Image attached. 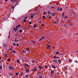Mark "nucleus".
<instances>
[{
  "label": "nucleus",
  "instance_id": "f257e3e1",
  "mask_svg": "<svg viewBox=\"0 0 78 78\" xmlns=\"http://www.w3.org/2000/svg\"><path fill=\"white\" fill-rule=\"evenodd\" d=\"M22 52L23 53V54L25 55L26 54V51L25 50H22Z\"/></svg>",
  "mask_w": 78,
  "mask_h": 78
},
{
  "label": "nucleus",
  "instance_id": "f03ea898",
  "mask_svg": "<svg viewBox=\"0 0 78 78\" xmlns=\"http://www.w3.org/2000/svg\"><path fill=\"white\" fill-rule=\"evenodd\" d=\"M23 65L24 66V67H28V65L27 63H24L23 64Z\"/></svg>",
  "mask_w": 78,
  "mask_h": 78
},
{
  "label": "nucleus",
  "instance_id": "7ed1b4c3",
  "mask_svg": "<svg viewBox=\"0 0 78 78\" xmlns=\"http://www.w3.org/2000/svg\"><path fill=\"white\" fill-rule=\"evenodd\" d=\"M33 70V71H35V72L37 71V68L36 67H35Z\"/></svg>",
  "mask_w": 78,
  "mask_h": 78
},
{
  "label": "nucleus",
  "instance_id": "20e7f679",
  "mask_svg": "<svg viewBox=\"0 0 78 78\" xmlns=\"http://www.w3.org/2000/svg\"><path fill=\"white\" fill-rule=\"evenodd\" d=\"M14 36L16 38H19V36H18V34H17L16 36V35H14Z\"/></svg>",
  "mask_w": 78,
  "mask_h": 78
},
{
  "label": "nucleus",
  "instance_id": "39448f33",
  "mask_svg": "<svg viewBox=\"0 0 78 78\" xmlns=\"http://www.w3.org/2000/svg\"><path fill=\"white\" fill-rule=\"evenodd\" d=\"M9 68L10 70H11L12 69V70H13V69H14V68L13 67H12V66L10 67H9Z\"/></svg>",
  "mask_w": 78,
  "mask_h": 78
},
{
  "label": "nucleus",
  "instance_id": "423d86ee",
  "mask_svg": "<svg viewBox=\"0 0 78 78\" xmlns=\"http://www.w3.org/2000/svg\"><path fill=\"white\" fill-rule=\"evenodd\" d=\"M47 13L48 14H50V15H51V12H50L49 11H48L47 12Z\"/></svg>",
  "mask_w": 78,
  "mask_h": 78
},
{
  "label": "nucleus",
  "instance_id": "0eeeda50",
  "mask_svg": "<svg viewBox=\"0 0 78 78\" xmlns=\"http://www.w3.org/2000/svg\"><path fill=\"white\" fill-rule=\"evenodd\" d=\"M14 6H12V8H11L10 9H12V10H14Z\"/></svg>",
  "mask_w": 78,
  "mask_h": 78
},
{
  "label": "nucleus",
  "instance_id": "6e6552de",
  "mask_svg": "<svg viewBox=\"0 0 78 78\" xmlns=\"http://www.w3.org/2000/svg\"><path fill=\"white\" fill-rule=\"evenodd\" d=\"M47 49H49V48H51V47H50V45L47 46Z\"/></svg>",
  "mask_w": 78,
  "mask_h": 78
},
{
  "label": "nucleus",
  "instance_id": "1a4fd4ad",
  "mask_svg": "<svg viewBox=\"0 0 78 78\" xmlns=\"http://www.w3.org/2000/svg\"><path fill=\"white\" fill-rule=\"evenodd\" d=\"M39 69H40L41 70V69H42V66H39Z\"/></svg>",
  "mask_w": 78,
  "mask_h": 78
},
{
  "label": "nucleus",
  "instance_id": "9d476101",
  "mask_svg": "<svg viewBox=\"0 0 78 78\" xmlns=\"http://www.w3.org/2000/svg\"><path fill=\"white\" fill-rule=\"evenodd\" d=\"M9 75H12H12H13V74L12 73H9Z\"/></svg>",
  "mask_w": 78,
  "mask_h": 78
},
{
  "label": "nucleus",
  "instance_id": "9b49d317",
  "mask_svg": "<svg viewBox=\"0 0 78 78\" xmlns=\"http://www.w3.org/2000/svg\"><path fill=\"white\" fill-rule=\"evenodd\" d=\"M64 69H65V70H66V71H67V67H64Z\"/></svg>",
  "mask_w": 78,
  "mask_h": 78
},
{
  "label": "nucleus",
  "instance_id": "f8f14e48",
  "mask_svg": "<svg viewBox=\"0 0 78 78\" xmlns=\"http://www.w3.org/2000/svg\"><path fill=\"white\" fill-rule=\"evenodd\" d=\"M52 68H53V69H55V68H56V67H55L53 65L52 66Z\"/></svg>",
  "mask_w": 78,
  "mask_h": 78
},
{
  "label": "nucleus",
  "instance_id": "ddd939ff",
  "mask_svg": "<svg viewBox=\"0 0 78 78\" xmlns=\"http://www.w3.org/2000/svg\"><path fill=\"white\" fill-rule=\"evenodd\" d=\"M16 62H17V63H19V62H20V61L19 60H16Z\"/></svg>",
  "mask_w": 78,
  "mask_h": 78
},
{
  "label": "nucleus",
  "instance_id": "4468645a",
  "mask_svg": "<svg viewBox=\"0 0 78 78\" xmlns=\"http://www.w3.org/2000/svg\"><path fill=\"white\" fill-rule=\"evenodd\" d=\"M58 61L59 63H61V61L60 60H58Z\"/></svg>",
  "mask_w": 78,
  "mask_h": 78
},
{
  "label": "nucleus",
  "instance_id": "2eb2a0df",
  "mask_svg": "<svg viewBox=\"0 0 78 78\" xmlns=\"http://www.w3.org/2000/svg\"><path fill=\"white\" fill-rule=\"evenodd\" d=\"M31 62H32V63H34V60H31Z\"/></svg>",
  "mask_w": 78,
  "mask_h": 78
},
{
  "label": "nucleus",
  "instance_id": "dca6fc26",
  "mask_svg": "<svg viewBox=\"0 0 78 78\" xmlns=\"http://www.w3.org/2000/svg\"><path fill=\"white\" fill-rule=\"evenodd\" d=\"M51 9H55V7L54 6H51Z\"/></svg>",
  "mask_w": 78,
  "mask_h": 78
},
{
  "label": "nucleus",
  "instance_id": "f3484780",
  "mask_svg": "<svg viewBox=\"0 0 78 78\" xmlns=\"http://www.w3.org/2000/svg\"><path fill=\"white\" fill-rule=\"evenodd\" d=\"M10 0L12 2H14V3H15V0Z\"/></svg>",
  "mask_w": 78,
  "mask_h": 78
},
{
  "label": "nucleus",
  "instance_id": "a211bd4d",
  "mask_svg": "<svg viewBox=\"0 0 78 78\" xmlns=\"http://www.w3.org/2000/svg\"><path fill=\"white\" fill-rule=\"evenodd\" d=\"M19 32H20V33H22V30H19Z\"/></svg>",
  "mask_w": 78,
  "mask_h": 78
},
{
  "label": "nucleus",
  "instance_id": "6ab92c4d",
  "mask_svg": "<svg viewBox=\"0 0 78 78\" xmlns=\"http://www.w3.org/2000/svg\"><path fill=\"white\" fill-rule=\"evenodd\" d=\"M27 51H30V49L29 48H27Z\"/></svg>",
  "mask_w": 78,
  "mask_h": 78
},
{
  "label": "nucleus",
  "instance_id": "aec40b11",
  "mask_svg": "<svg viewBox=\"0 0 78 78\" xmlns=\"http://www.w3.org/2000/svg\"><path fill=\"white\" fill-rule=\"evenodd\" d=\"M69 62H72V59H70L69 60Z\"/></svg>",
  "mask_w": 78,
  "mask_h": 78
},
{
  "label": "nucleus",
  "instance_id": "412c9836",
  "mask_svg": "<svg viewBox=\"0 0 78 78\" xmlns=\"http://www.w3.org/2000/svg\"><path fill=\"white\" fill-rule=\"evenodd\" d=\"M56 54H57V55H58L59 54V52L58 51H57V52H56Z\"/></svg>",
  "mask_w": 78,
  "mask_h": 78
},
{
  "label": "nucleus",
  "instance_id": "4be33fe9",
  "mask_svg": "<svg viewBox=\"0 0 78 78\" xmlns=\"http://www.w3.org/2000/svg\"><path fill=\"white\" fill-rule=\"evenodd\" d=\"M45 69H47L48 68V66L47 65L45 66Z\"/></svg>",
  "mask_w": 78,
  "mask_h": 78
},
{
  "label": "nucleus",
  "instance_id": "5701e85b",
  "mask_svg": "<svg viewBox=\"0 0 78 78\" xmlns=\"http://www.w3.org/2000/svg\"><path fill=\"white\" fill-rule=\"evenodd\" d=\"M51 74H52L53 73H54V71L53 70L51 71Z\"/></svg>",
  "mask_w": 78,
  "mask_h": 78
},
{
  "label": "nucleus",
  "instance_id": "b1692460",
  "mask_svg": "<svg viewBox=\"0 0 78 78\" xmlns=\"http://www.w3.org/2000/svg\"><path fill=\"white\" fill-rule=\"evenodd\" d=\"M55 15V13H52V16H54Z\"/></svg>",
  "mask_w": 78,
  "mask_h": 78
},
{
  "label": "nucleus",
  "instance_id": "393cba45",
  "mask_svg": "<svg viewBox=\"0 0 78 78\" xmlns=\"http://www.w3.org/2000/svg\"><path fill=\"white\" fill-rule=\"evenodd\" d=\"M72 23H69V25H70V26H72Z\"/></svg>",
  "mask_w": 78,
  "mask_h": 78
},
{
  "label": "nucleus",
  "instance_id": "a878e982",
  "mask_svg": "<svg viewBox=\"0 0 78 78\" xmlns=\"http://www.w3.org/2000/svg\"><path fill=\"white\" fill-rule=\"evenodd\" d=\"M13 30H14V31H16V28L15 27L14 28Z\"/></svg>",
  "mask_w": 78,
  "mask_h": 78
},
{
  "label": "nucleus",
  "instance_id": "bb28decb",
  "mask_svg": "<svg viewBox=\"0 0 78 78\" xmlns=\"http://www.w3.org/2000/svg\"><path fill=\"white\" fill-rule=\"evenodd\" d=\"M45 37H41V39H45Z\"/></svg>",
  "mask_w": 78,
  "mask_h": 78
},
{
  "label": "nucleus",
  "instance_id": "cd10ccee",
  "mask_svg": "<svg viewBox=\"0 0 78 78\" xmlns=\"http://www.w3.org/2000/svg\"><path fill=\"white\" fill-rule=\"evenodd\" d=\"M54 58L55 59H57V56H56V55H55L54 56Z\"/></svg>",
  "mask_w": 78,
  "mask_h": 78
},
{
  "label": "nucleus",
  "instance_id": "c85d7f7f",
  "mask_svg": "<svg viewBox=\"0 0 78 78\" xmlns=\"http://www.w3.org/2000/svg\"><path fill=\"white\" fill-rule=\"evenodd\" d=\"M26 71V72H29V70H27V69H25Z\"/></svg>",
  "mask_w": 78,
  "mask_h": 78
},
{
  "label": "nucleus",
  "instance_id": "c756f323",
  "mask_svg": "<svg viewBox=\"0 0 78 78\" xmlns=\"http://www.w3.org/2000/svg\"><path fill=\"white\" fill-rule=\"evenodd\" d=\"M30 18H33V14H32L31 16H30Z\"/></svg>",
  "mask_w": 78,
  "mask_h": 78
},
{
  "label": "nucleus",
  "instance_id": "7c9ffc66",
  "mask_svg": "<svg viewBox=\"0 0 78 78\" xmlns=\"http://www.w3.org/2000/svg\"><path fill=\"white\" fill-rule=\"evenodd\" d=\"M19 1V0H15V2H17Z\"/></svg>",
  "mask_w": 78,
  "mask_h": 78
},
{
  "label": "nucleus",
  "instance_id": "2f4dec72",
  "mask_svg": "<svg viewBox=\"0 0 78 78\" xmlns=\"http://www.w3.org/2000/svg\"><path fill=\"white\" fill-rule=\"evenodd\" d=\"M21 27V25H19L18 26V27H19V28H20Z\"/></svg>",
  "mask_w": 78,
  "mask_h": 78
},
{
  "label": "nucleus",
  "instance_id": "473e14b6",
  "mask_svg": "<svg viewBox=\"0 0 78 78\" xmlns=\"http://www.w3.org/2000/svg\"><path fill=\"white\" fill-rule=\"evenodd\" d=\"M57 62V60H54V62Z\"/></svg>",
  "mask_w": 78,
  "mask_h": 78
},
{
  "label": "nucleus",
  "instance_id": "72a5a7b5",
  "mask_svg": "<svg viewBox=\"0 0 78 78\" xmlns=\"http://www.w3.org/2000/svg\"><path fill=\"white\" fill-rule=\"evenodd\" d=\"M26 22V20H25V19H24L23 22Z\"/></svg>",
  "mask_w": 78,
  "mask_h": 78
},
{
  "label": "nucleus",
  "instance_id": "f704fd0d",
  "mask_svg": "<svg viewBox=\"0 0 78 78\" xmlns=\"http://www.w3.org/2000/svg\"><path fill=\"white\" fill-rule=\"evenodd\" d=\"M7 60L8 61H10V59L8 58Z\"/></svg>",
  "mask_w": 78,
  "mask_h": 78
},
{
  "label": "nucleus",
  "instance_id": "c9c22d12",
  "mask_svg": "<svg viewBox=\"0 0 78 78\" xmlns=\"http://www.w3.org/2000/svg\"><path fill=\"white\" fill-rule=\"evenodd\" d=\"M29 53H30V54H31V53H32V52L31 51H30H30H29Z\"/></svg>",
  "mask_w": 78,
  "mask_h": 78
},
{
  "label": "nucleus",
  "instance_id": "e433bc0d",
  "mask_svg": "<svg viewBox=\"0 0 78 78\" xmlns=\"http://www.w3.org/2000/svg\"><path fill=\"white\" fill-rule=\"evenodd\" d=\"M43 19H45V16H43Z\"/></svg>",
  "mask_w": 78,
  "mask_h": 78
},
{
  "label": "nucleus",
  "instance_id": "4c0bfd02",
  "mask_svg": "<svg viewBox=\"0 0 78 78\" xmlns=\"http://www.w3.org/2000/svg\"><path fill=\"white\" fill-rule=\"evenodd\" d=\"M13 45H14L15 46H16V44H15V43H14Z\"/></svg>",
  "mask_w": 78,
  "mask_h": 78
},
{
  "label": "nucleus",
  "instance_id": "58836bf2",
  "mask_svg": "<svg viewBox=\"0 0 78 78\" xmlns=\"http://www.w3.org/2000/svg\"><path fill=\"white\" fill-rule=\"evenodd\" d=\"M13 53H16V51H13Z\"/></svg>",
  "mask_w": 78,
  "mask_h": 78
},
{
  "label": "nucleus",
  "instance_id": "ea45409f",
  "mask_svg": "<svg viewBox=\"0 0 78 78\" xmlns=\"http://www.w3.org/2000/svg\"><path fill=\"white\" fill-rule=\"evenodd\" d=\"M37 26L36 25H34V28H36V27Z\"/></svg>",
  "mask_w": 78,
  "mask_h": 78
},
{
  "label": "nucleus",
  "instance_id": "a19ab883",
  "mask_svg": "<svg viewBox=\"0 0 78 78\" xmlns=\"http://www.w3.org/2000/svg\"><path fill=\"white\" fill-rule=\"evenodd\" d=\"M46 13V12H43V14L44 15V14H45Z\"/></svg>",
  "mask_w": 78,
  "mask_h": 78
},
{
  "label": "nucleus",
  "instance_id": "79ce46f5",
  "mask_svg": "<svg viewBox=\"0 0 78 78\" xmlns=\"http://www.w3.org/2000/svg\"><path fill=\"white\" fill-rule=\"evenodd\" d=\"M2 69V66H0V69Z\"/></svg>",
  "mask_w": 78,
  "mask_h": 78
},
{
  "label": "nucleus",
  "instance_id": "37998d69",
  "mask_svg": "<svg viewBox=\"0 0 78 78\" xmlns=\"http://www.w3.org/2000/svg\"><path fill=\"white\" fill-rule=\"evenodd\" d=\"M44 24L43 23L41 25V26L42 27H44Z\"/></svg>",
  "mask_w": 78,
  "mask_h": 78
},
{
  "label": "nucleus",
  "instance_id": "c03bdc74",
  "mask_svg": "<svg viewBox=\"0 0 78 78\" xmlns=\"http://www.w3.org/2000/svg\"><path fill=\"white\" fill-rule=\"evenodd\" d=\"M16 46H19V43H17L16 44Z\"/></svg>",
  "mask_w": 78,
  "mask_h": 78
},
{
  "label": "nucleus",
  "instance_id": "a18cd8bd",
  "mask_svg": "<svg viewBox=\"0 0 78 78\" xmlns=\"http://www.w3.org/2000/svg\"><path fill=\"white\" fill-rule=\"evenodd\" d=\"M33 41V44H35V43L36 42L35 41Z\"/></svg>",
  "mask_w": 78,
  "mask_h": 78
},
{
  "label": "nucleus",
  "instance_id": "49530a36",
  "mask_svg": "<svg viewBox=\"0 0 78 78\" xmlns=\"http://www.w3.org/2000/svg\"><path fill=\"white\" fill-rule=\"evenodd\" d=\"M29 24H31L32 23L31 22V21L29 22Z\"/></svg>",
  "mask_w": 78,
  "mask_h": 78
},
{
  "label": "nucleus",
  "instance_id": "de8ad7c7",
  "mask_svg": "<svg viewBox=\"0 0 78 78\" xmlns=\"http://www.w3.org/2000/svg\"><path fill=\"white\" fill-rule=\"evenodd\" d=\"M23 30H25V29H25V27H23Z\"/></svg>",
  "mask_w": 78,
  "mask_h": 78
},
{
  "label": "nucleus",
  "instance_id": "09e8293b",
  "mask_svg": "<svg viewBox=\"0 0 78 78\" xmlns=\"http://www.w3.org/2000/svg\"><path fill=\"white\" fill-rule=\"evenodd\" d=\"M15 75H18V73H15Z\"/></svg>",
  "mask_w": 78,
  "mask_h": 78
},
{
  "label": "nucleus",
  "instance_id": "8fccbe9b",
  "mask_svg": "<svg viewBox=\"0 0 78 78\" xmlns=\"http://www.w3.org/2000/svg\"><path fill=\"white\" fill-rule=\"evenodd\" d=\"M59 10H60V11H62V9L61 8H60L59 9Z\"/></svg>",
  "mask_w": 78,
  "mask_h": 78
},
{
  "label": "nucleus",
  "instance_id": "3c124183",
  "mask_svg": "<svg viewBox=\"0 0 78 78\" xmlns=\"http://www.w3.org/2000/svg\"><path fill=\"white\" fill-rule=\"evenodd\" d=\"M41 40H42V38H40L39 39V41H41Z\"/></svg>",
  "mask_w": 78,
  "mask_h": 78
},
{
  "label": "nucleus",
  "instance_id": "603ef678",
  "mask_svg": "<svg viewBox=\"0 0 78 78\" xmlns=\"http://www.w3.org/2000/svg\"><path fill=\"white\" fill-rule=\"evenodd\" d=\"M26 77H28V75H26Z\"/></svg>",
  "mask_w": 78,
  "mask_h": 78
},
{
  "label": "nucleus",
  "instance_id": "864d4df0",
  "mask_svg": "<svg viewBox=\"0 0 78 78\" xmlns=\"http://www.w3.org/2000/svg\"><path fill=\"white\" fill-rule=\"evenodd\" d=\"M28 17L26 16V17H25L24 18L25 19H27V18Z\"/></svg>",
  "mask_w": 78,
  "mask_h": 78
},
{
  "label": "nucleus",
  "instance_id": "5fc2aeb1",
  "mask_svg": "<svg viewBox=\"0 0 78 78\" xmlns=\"http://www.w3.org/2000/svg\"><path fill=\"white\" fill-rule=\"evenodd\" d=\"M42 76H40L39 77L40 78H42Z\"/></svg>",
  "mask_w": 78,
  "mask_h": 78
},
{
  "label": "nucleus",
  "instance_id": "6e6d98bb",
  "mask_svg": "<svg viewBox=\"0 0 78 78\" xmlns=\"http://www.w3.org/2000/svg\"><path fill=\"white\" fill-rule=\"evenodd\" d=\"M10 32H11V31H10L9 33V36H10Z\"/></svg>",
  "mask_w": 78,
  "mask_h": 78
},
{
  "label": "nucleus",
  "instance_id": "4d7b16f0",
  "mask_svg": "<svg viewBox=\"0 0 78 78\" xmlns=\"http://www.w3.org/2000/svg\"><path fill=\"white\" fill-rule=\"evenodd\" d=\"M18 28V26H17L16 27V30H17V28Z\"/></svg>",
  "mask_w": 78,
  "mask_h": 78
},
{
  "label": "nucleus",
  "instance_id": "13d9d810",
  "mask_svg": "<svg viewBox=\"0 0 78 78\" xmlns=\"http://www.w3.org/2000/svg\"><path fill=\"white\" fill-rule=\"evenodd\" d=\"M48 44H50V41H48Z\"/></svg>",
  "mask_w": 78,
  "mask_h": 78
},
{
  "label": "nucleus",
  "instance_id": "bf43d9fd",
  "mask_svg": "<svg viewBox=\"0 0 78 78\" xmlns=\"http://www.w3.org/2000/svg\"><path fill=\"white\" fill-rule=\"evenodd\" d=\"M49 18V19H51V16H50Z\"/></svg>",
  "mask_w": 78,
  "mask_h": 78
},
{
  "label": "nucleus",
  "instance_id": "052dcab7",
  "mask_svg": "<svg viewBox=\"0 0 78 78\" xmlns=\"http://www.w3.org/2000/svg\"><path fill=\"white\" fill-rule=\"evenodd\" d=\"M56 5H59V3H56Z\"/></svg>",
  "mask_w": 78,
  "mask_h": 78
},
{
  "label": "nucleus",
  "instance_id": "680f3d73",
  "mask_svg": "<svg viewBox=\"0 0 78 78\" xmlns=\"http://www.w3.org/2000/svg\"><path fill=\"white\" fill-rule=\"evenodd\" d=\"M34 16H35V13H34L33 14V15Z\"/></svg>",
  "mask_w": 78,
  "mask_h": 78
},
{
  "label": "nucleus",
  "instance_id": "e2e57ef3",
  "mask_svg": "<svg viewBox=\"0 0 78 78\" xmlns=\"http://www.w3.org/2000/svg\"><path fill=\"white\" fill-rule=\"evenodd\" d=\"M4 55L5 56V57H6V54H5Z\"/></svg>",
  "mask_w": 78,
  "mask_h": 78
},
{
  "label": "nucleus",
  "instance_id": "0e129e2a",
  "mask_svg": "<svg viewBox=\"0 0 78 78\" xmlns=\"http://www.w3.org/2000/svg\"><path fill=\"white\" fill-rule=\"evenodd\" d=\"M75 62H76V63H77V62L76 61H75Z\"/></svg>",
  "mask_w": 78,
  "mask_h": 78
},
{
  "label": "nucleus",
  "instance_id": "69168bd1",
  "mask_svg": "<svg viewBox=\"0 0 78 78\" xmlns=\"http://www.w3.org/2000/svg\"><path fill=\"white\" fill-rule=\"evenodd\" d=\"M37 11V9H36L35 10V11Z\"/></svg>",
  "mask_w": 78,
  "mask_h": 78
},
{
  "label": "nucleus",
  "instance_id": "338daca9",
  "mask_svg": "<svg viewBox=\"0 0 78 78\" xmlns=\"http://www.w3.org/2000/svg\"><path fill=\"white\" fill-rule=\"evenodd\" d=\"M56 21H55L54 22V23H56Z\"/></svg>",
  "mask_w": 78,
  "mask_h": 78
},
{
  "label": "nucleus",
  "instance_id": "774afa93",
  "mask_svg": "<svg viewBox=\"0 0 78 78\" xmlns=\"http://www.w3.org/2000/svg\"><path fill=\"white\" fill-rule=\"evenodd\" d=\"M10 50H12V48L11 47L10 48Z\"/></svg>",
  "mask_w": 78,
  "mask_h": 78
}]
</instances>
